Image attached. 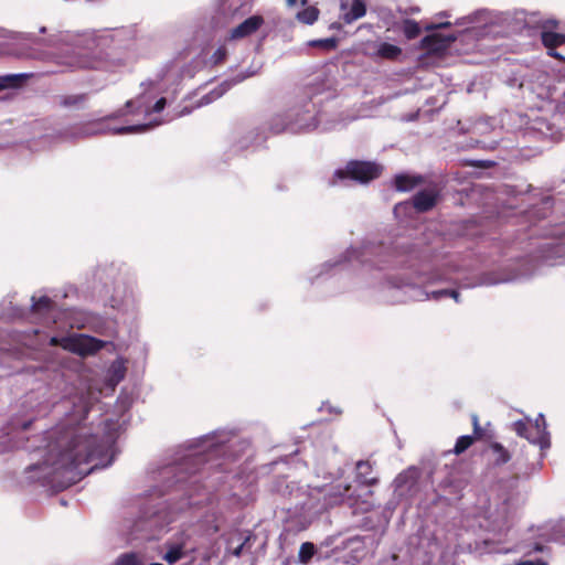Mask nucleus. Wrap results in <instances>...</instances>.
Here are the masks:
<instances>
[{
	"label": "nucleus",
	"instance_id": "nucleus-30",
	"mask_svg": "<svg viewBox=\"0 0 565 565\" xmlns=\"http://www.w3.org/2000/svg\"><path fill=\"white\" fill-rule=\"evenodd\" d=\"M319 11L315 7H308L297 13V19L306 24H312L317 21Z\"/></svg>",
	"mask_w": 565,
	"mask_h": 565
},
{
	"label": "nucleus",
	"instance_id": "nucleus-35",
	"mask_svg": "<svg viewBox=\"0 0 565 565\" xmlns=\"http://www.w3.org/2000/svg\"><path fill=\"white\" fill-rule=\"evenodd\" d=\"M115 565H142V562L138 555L131 553L120 556Z\"/></svg>",
	"mask_w": 565,
	"mask_h": 565
},
{
	"label": "nucleus",
	"instance_id": "nucleus-55",
	"mask_svg": "<svg viewBox=\"0 0 565 565\" xmlns=\"http://www.w3.org/2000/svg\"><path fill=\"white\" fill-rule=\"evenodd\" d=\"M341 7H342L343 10L345 9L344 2L341 3Z\"/></svg>",
	"mask_w": 565,
	"mask_h": 565
},
{
	"label": "nucleus",
	"instance_id": "nucleus-10",
	"mask_svg": "<svg viewBox=\"0 0 565 565\" xmlns=\"http://www.w3.org/2000/svg\"><path fill=\"white\" fill-rule=\"evenodd\" d=\"M156 95L152 89H145L136 99L128 100L125 108L114 113L110 117L118 118L127 114L143 115L145 118L152 114L160 113L166 106V98L161 97L154 100Z\"/></svg>",
	"mask_w": 565,
	"mask_h": 565
},
{
	"label": "nucleus",
	"instance_id": "nucleus-23",
	"mask_svg": "<svg viewBox=\"0 0 565 565\" xmlns=\"http://www.w3.org/2000/svg\"><path fill=\"white\" fill-rule=\"evenodd\" d=\"M423 182V178L417 174L401 173L395 177L394 183L397 191L407 192Z\"/></svg>",
	"mask_w": 565,
	"mask_h": 565
},
{
	"label": "nucleus",
	"instance_id": "nucleus-15",
	"mask_svg": "<svg viewBox=\"0 0 565 565\" xmlns=\"http://www.w3.org/2000/svg\"><path fill=\"white\" fill-rule=\"evenodd\" d=\"M408 298L416 301H424L428 299L439 300L443 297H451L456 302H459V294L457 290L440 289L427 292L415 285H407L406 291Z\"/></svg>",
	"mask_w": 565,
	"mask_h": 565
},
{
	"label": "nucleus",
	"instance_id": "nucleus-29",
	"mask_svg": "<svg viewBox=\"0 0 565 565\" xmlns=\"http://www.w3.org/2000/svg\"><path fill=\"white\" fill-rule=\"evenodd\" d=\"M315 553L316 546L312 543H302L298 552V562L303 565L308 564L311 561Z\"/></svg>",
	"mask_w": 565,
	"mask_h": 565
},
{
	"label": "nucleus",
	"instance_id": "nucleus-49",
	"mask_svg": "<svg viewBox=\"0 0 565 565\" xmlns=\"http://www.w3.org/2000/svg\"><path fill=\"white\" fill-rule=\"evenodd\" d=\"M402 207H404V204H398L395 206V213H397Z\"/></svg>",
	"mask_w": 565,
	"mask_h": 565
},
{
	"label": "nucleus",
	"instance_id": "nucleus-53",
	"mask_svg": "<svg viewBox=\"0 0 565 565\" xmlns=\"http://www.w3.org/2000/svg\"><path fill=\"white\" fill-rule=\"evenodd\" d=\"M171 471H172V469H171V468H167V469H164V473H166V475L170 473Z\"/></svg>",
	"mask_w": 565,
	"mask_h": 565
},
{
	"label": "nucleus",
	"instance_id": "nucleus-16",
	"mask_svg": "<svg viewBox=\"0 0 565 565\" xmlns=\"http://www.w3.org/2000/svg\"><path fill=\"white\" fill-rule=\"evenodd\" d=\"M250 75L252 74L241 73L237 76H235L234 78L223 81L217 87H215L210 93H207L204 96H202L200 102L196 104V107L205 106V105H209V104L213 103L214 100H216L220 97H222L234 85L243 82L244 79H246Z\"/></svg>",
	"mask_w": 565,
	"mask_h": 565
},
{
	"label": "nucleus",
	"instance_id": "nucleus-56",
	"mask_svg": "<svg viewBox=\"0 0 565 565\" xmlns=\"http://www.w3.org/2000/svg\"><path fill=\"white\" fill-rule=\"evenodd\" d=\"M151 565H162V564H160V563H152Z\"/></svg>",
	"mask_w": 565,
	"mask_h": 565
},
{
	"label": "nucleus",
	"instance_id": "nucleus-39",
	"mask_svg": "<svg viewBox=\"0 0 565 565\" xmlns=\"http://www.w3.org/2000/svg\"><path fill=\"white\" fill-rule=\"evenodd\" d=\"M36 306H38V315H39L42 309L51 307V300L45 296L40 297V298H38Z\"/></svg>",
	"mask_w": 565,
	"mask_h": 565
},
{
	"label": "nucleus",
	"instance_id": "nucleus-31",
	"mask_svg": "<svg viewBox=\"0 0 565 565\" xmlns=\"http://www.w3.org/2000/svg\"><path fill=\"white\" fill-rule=\"evenodd\" d=\"M403 32L408 40H413L419 35L420 26L416 21L407 19L403 22Z\"/></svg>",
	"mask_w": 565,
	"mask_h": 565
},
{
	"label": "nucleus",
	"instance_id": "nucleus-42",
	"mask_svg": "<svg viewBox=\"0 0 565 565\" xmlns=\"http://www.w3.org/2000/svg\"><path fill=\"white\" fill-rule=\"evenodd\" d=\"M507 279H491L489 277L483 278L482 282L483 285H495L499 282H504Z\"/></svg>",
	"mask_w": 565,
	"mask_h": 565
},
{
	"label": "nucleus",
	"instance_id": "nucleus-47",
	"mask_svg": "<svg viewBox=\"0 0 565 565\" xmlns=\"http://www.w3.org/2000/svg\"><path fill=\"white\" fill-rule=\"evenodd\" d=\"M348 253L350 254L349 259H351V258H352L353 256H355V255L358 256V250H355V249L350 250V252H348Z\"/></svg>",
	"mask_w": 565,
	"mask_h": 565
},
{
	"label": "nucleus",
	"instance_id": "nucleus-19",
	"mask_svg": "<svg viewBox=\"0 0 565 565\" xmlns=\"http://www.w3.org/2000/svg\"><path fill=\"white\" fill-rule=\"evenodd\" d=\"M418 470L416 468H408L398 473L393 482L395 491L398 493V495L402 497L412 491L416 486Z\"/></svg>",
	"mask_w": 565,
	"mask_h": 565
},
{
	"label": "nucleus",
	"instance_id": "nucleus-51",
	"mask_svg": "<svg viewBox=\"0 0 565 565\" xmlns=\"http://www.w3.org/2000/svg\"><path fill=\"white\" fill-rule=\"evenodd\" d=\"M438 17H445V18H447V17H449V15H448V13H447L446 11H444V12H440V13L438 14Z\"/></svg>",
	"mask_w": 565,
	"mask_h": 565
},
{
	"label": "nucleus",
	"instance_id": "nucleus-32",
	"mask_svg": "<svg viewBox=\"0 0 565 565\" xmlns=\"http://www.w3.org/2000/svg\"><path fill=\"white\" fill-rule=\"evenodd\" d=\"M491 449L497 455L495 462L498 465H503L510 460L511 456L509 451L501 444L493 443Z\"/></svg>",
	"mask_w": 565,
	"mask_h": 565
},
{
	"label": "nucleus",
	"instance_id": "nucleus-2",
	"mask_svg": "<svg viewBox=\"0 0 565 565\" xmlns=\"http://www.w3.org/2000/svg\"><path fill=\"white\" fill-rule=\"evenodd\" d=\"M118 426L117 423L106 419L102 438L90 435L89 429L83 426L56 427L50 433V438L54 440L47 445L43 462L38 463V473L41 472V478L47 483L65 487L95 469L110 466L114 457L109 452Z\"/></svg>",
	"mask_w": 565,
	"mask_h": 565
},
{
	"label": "nucleus",
	"instance_id": "nucleus-14",
	"mask_svg": "<svg viewBox=\"0 0 565 565\" xmlns=\"http://www.w3.org/2000/svg\"><path fill=\"white\" fill-rule=\"evenodd\" d=\"M264 23L265 20L262 15H252L233 28L230 32L228 39L236 41L248 38L256 33L264 25Z\"/></svg>",
	"mask_w": 565,
	"mask_h": 565
},
{
	"label": "nucleus",
	"instance_id": "nucleus-21",
	"mask_svg": "<svg viewBox=\"0 0 565 565\" xmlns=\"http://www.w3.org/2000/svg\"><path fill=\"white\" fill-rule=\"evenodd\" d=\"M457 36L451 34L443 36L438 33H433L422 39V47L428 51L439 52L448 49L451 42L456 41Z\"/></svg>",
	"mask_w": 565,
	"mask_h": 565
},
{
	"label": "nucleus",
	"instance_id": "nucleus-1",
	"mask_svg": "<svg viewBox=\"0 0 565 565\" xmlns=\"http://www.w3.org/2000/svg\"><path fill=\"white\" fill-rule=\"evenodd\" d=\"M131 28L58 32L38 36V61L52 60L61 71L93 70L115 73L130 60Z\"/></svg>",
	"mask_w": 565,
	"mask_h": 565
},
{
	"label": "nucleus",
	"instance_id": "nucleus-41",
	"mask_svg": "<svg viewBox=\"0 0 565 565\" xmlns=\"http://www.w3.org/2000/svg\"><path fill=\"white\" fill-rule=\"evenodd\" d=\"M473 430L477 436L481 435V428L479 426L478 416L472 415Z\"/></svg>",
	"mask_w": 565,
	"mask_h": 565
},
{
	"label": "nucleus",
	"instance_id": "nucleus-24",
	"mask_svg": "<svg viewBox=\"0 0 565 565\" xmlns=\"http://www.w3.org/2000/svg\"><path fill=\"white\" fill-rule=\"evenodd\" d=\"M32 75V73H19L0 76V90L21 87Z\"/></svg>",
	"mask_w": 565,
	"mask_h": 565
},
{
	"label": "nucleus",
	"instance_id": "nucleus-18",
	"mask_svg": "<svg viewBox=\"0 0 565 565\" xmlns=\"http://www.w3.org/2000/svg\"><path fill=\"white\" fill-rule=\"evenodd\" d=\"M439 190L437 185H430L413 198V205L419 212H426L430 210L435 204L438 196Z\"/></svg>",
	"mask_w": 565,
	"mask_h": 565
},
{
	"label": "nucleus",
	"instance_id": "nucleus-6",
	"mask_svg": "<svg viewBox=\"0 0 565 565\" xmlns=\"http://www.w3.org/2000/svg\"><path fill=\"white\" fill-rule=\"evenodd\" d=\"M163 121L153 119L148 122H142L138 125H127V126H110L103 119L85 122L72 127L70 130L65 131L62 136L63 140H72V139H81L89 136L100 135V134H113V135H125V134H141L146 132L149 129L161 125Z\"/></svg>",
	"mask_w": 565,
	"mask_h": 565
},
{
	"label": "nucleus",
	"instance_id": "nucleus-22",
	"mask_svg": "<svg viewBox=\"0 0 565 565\" xmlns=\"http://www.w3.org/2000/svg\"><path fill=\"white\" fill-rule=\"evenodd\" d=\"M373 467L369 461L356 462V481L362 486H374L377 478L372 476Z\"/></svg>",
	"mask_w": 565,
	"mask_h": 565
},
{
	"label": "nucleus",
	"instance_id": "nucleus-57",
	"mask_svg": "<svg viewBox=\"0 0 565 565\" xmlns=\"http://www.w3.org/2000/svg\"><path fill=\"white\" fill-rule=\"evenodd\" d=\"M307 3V0H302V4H306Z\"/></svg>",
	"mask_w": 565,
	"mask_h": 565
},
{
	"label": "nucleus",
	"instance_id": "nucleus-12",
	"mask_svg": "<svg viewBox=\"0 0 565 565\" xmlns=\"http://www.w3.org/2000/svg\"><path fill=\"white\" fill-rule=\"evenodd\" d=\"M51 343L82 356L93 354L104 345L100 340L83 333H74L62 338L53 337Z\"/></svg>",
	"mask_w": 565,
	"mask_h": 565
},
{
	"label": "nucleus",
	"instance_id": "nucleus-52",
	"mask_svg": "<svg viewBox=\"0 0 565 565\" xmlns=\"http://www.w3.org/2000/svg\"><path fill=\"white\" fill-rule=\"evenodd\" d=\"M71 327L82 328V327H83V324H79V323H71Z\"/></svg>",
	"mask_w": 565,
	"mask_h": 565
},
{
	"label": "nucleus",
	"instance_id": "nucleus-3",
	"mask_svg": "<svg viewBox=\"0 0 565 565\" xmlns=\"http://www.w3.org/2000/svg\"><path fill=\"white\" fill-rule=\"evenodd\" d=\"M34 396L26 395L17 405V411L0 429V454L17 449H32L35 437Z\"/></svg>",
	"mask_w": 565,
	"mask_h": 565
},
{
	"label": "nucleus",
	"instance_id": "nucleus-11",
	"mask_svg": "<svg viewBox=\"0 0 565 565\" xmlns=\"http://www.w3.org/2000/svg\"><path fill=\"white\" fill-rule=\"evenodd\" d=\"M350 489L351 486L343 482L316 488L313 489V492L310 493V497L317 499V502L308 503V505L317 512L328 510L341 504L348 497Z\"/></svg>",
	"mask_w": 565,
	"mask_h": 565
},
{
	"label": "nucleus",
	"instance_id": "nucleus-37",
	"mask_svg": "<svg viewBox=\"0 0 565 565\" xmlns=\"http://www.w3.org/2000/svg\"><path fill=\"white\" fill-rule=\"evenodd\" d=\"M553 236L557 241L555 243L556 247L564 248L565 249V224L558 226L554 232Z\"/></svg>",
	"mask_w": 565,
	"mask_h": 565
},
{
	"label": "nucleus",
	"instance_id": "nucleus-43",
	"mask_svg": "<svg viewBox=\"0 0 565 565\" xmlns=\"http://www.w3.org/2000/svg\"><path fill=\"white\" fill-rule=\"evenodd\" d=\"M247 541H248V537H246L245 541L233 551L234 556L239 557L242 555L244 546Z\"/></svg>",
	"mask_w": 565,
	"mask_h": 565
},
{
	"label": "nucleus",
	"instance_id": "nucleus-46",
	"mask_svg": "<svg viewBox=\"0 0 565 565\" xmlns=\"http://www.w3.org/2000/svg\"><path fill=\"white\" fill-rule=\"evenodd\" d=\"M289 7H294L297 3V0H286Z\"/></svg>",
	"mask_w": 565,
	"mask_h": 565
},
{
	"label": "nucleus",
	"instance_id": "nucleus-25",
	"mask_svg": "<svg viewBox=\"0 0 565 565\" xmlns=\"http://www.w3.org/2000/svg\"><path fill=\"white\" fill-rule=\"evenodd\" d=\"M542 42L550 50V55L561 57L553 49L565 43V35L552 31L542 32Z\"/></svg>",
	"mask_w": 565,
	"mask_h": 565
},
{
	"label": "nucleus",
	"instance_id": "nucleus-40",
	"mask_svg": "<svg viewBox=\"0 0 565 565\" xmlns=\"http://www.w3.org/2000/svg\"><path fill=\"white\" fill-rule=\"evenodd\" d=\"M450 25V22L446 21V22H435V23H431L429 25L426 26L427 30H437V29H440V28H446V26H449Z\"/></svg>",
	"mask_w": 565,
	"mask_h": 565
},
{
	"label": "nucleus",
	"instance_id": "nucleus-20",
	"mask_svg": "<svg viewBox=\"0 0 565 565\" xmlns=\"http://www.w3.org/2000/svg\"><path fill=\"white\" fill-rule=\"evenodd\" d=\"M370 55L375 58L395 61L402 54V49L387 42H374L371 44Z\"/></svg>",
	"mask_w": 565,
	"mask_h": 565
},
{
	"label": "nucleus",
	"instance_id": "nucleus-13",
	"mask_svg": "<svg viewBox=\"0 0 565 565\" xmlns=\"http://www.w3.org/2000/svg\"><path fill=\"white\" fill-rule=\"evenodd\" d=\"M4 42H0V54L1 55H13V56H25L29 55L31 50L32 39L13 32H6L3 34Z\"/></svg>",
	"mask_w": 565,
	"mask_h": 565
},
{
	"label": "nucleus",
	"instance_id": "nucleus-17",
	"mask_svg": "<svg viewBox=\"0 0 565 565\" xmlns=\"http://www.w3.org/2000/svg\"><path fill=\"white\" fill-rule=\"evenodd\" d=\"M188 536L185 533L181 532L175 535L174 539L169 540L166 543L167 552L163 554L162 558L168 564H175L178 561H180L184 555V547L186 544Z\"/></svg>",
	"mask_w": 565,
	"mask_h": 565
},
{
	"label": "nucleus",
	"instance_id": "nucleus-5",
	"mask_svg": "<svg viewBox=\"0 0 565 565\" xmlns=\"http://www.w3.org/2000/svg\"><path fill=\"white\" fill-rule=\"evenodd\" d=\"M177 514L166 502H157L141 509L135 520L126 521L125 527L131 540H154L177 519Z\"/></svg>",
	"mask_w": 565,
	"mask_h": 565
},
{
	"label": "nucleus",
	"instance_id": "nucleus-27",
	"mask_svg": "<svg viewBox=\"0 0 565 565\" xmlns=\"http://www.w3.org/2000/svg\"><path fill=\"white\" fill-rule=\"evenodd\" d=\"M126 373V367L124 365L122 361H115L109 367L108 371V382L114 387L116 386L121 380H124Z\"/></svg>",
	"mask_w": 565,
	"mask_h": 565
},
{
	"label": "nucleus",
	"instance_id": "nucleus-36",
	"mask_svg": "<svg viewBox=\"0 0 565 565\" xmlns=\"http://www.w3.org/2000/svg\"><path fill=\"white\" fill-rule=\"evenodd\" d=\"M34 471H35V465L30 463L23 471V477L20 480V483L22 486H32L34 483Z\"/></svg>",
	"mask_w": 565,
	"mask_h": 565
},
{
	"label": "nucleus",
	"instance_id": "nucleus-50",
	"mask_svg": "<svg viewBox=\"0 0 565 565\" xmlns=\"http://www.w3.org/2000/svg\"><path fill=\"white\" fill-rule=\"evenodd\" d=\"M189 113H190V111H189V110H186V108H184V109L179 114V116H183V115H186V114H189Z\"/></svg>",
	"mask_w": 565,
	"mask_h": 565
},
{
	"label": "nucleus",
	"instance_id": "nucleus-38",
	"mask_svg": "<svg viewBox=\"0 0 565 565\" xmlns=\"http://www.w3.org/2000/svg\"><path fill=\"white\" fill-rule=\"evenodd\" d=\"M227 51L224 46H220L212 55V61L214 64H218L223 62L226 57Z\"/></svg>",
	"mask_w": 565,
	"mask_h": 565
},
{
	"label": "nucleus",
	"instance_id": "nucleus-7",
	"mask_svg": "<svg viewBox=\"0 0 565 565\" xmlns=\"http://www.w3.org/2000/svg\"><path fill=\"white\" fill-rule=\"evenodd\" d=\"M237 443L232 431L217 430L201 437L198 441V450L189 457L195 461H207L212 456H231L230 448Z\"/></svg>",
	"mask_w": 565,
	"mask_h": 565
},
{
	"label": "nucleus",
	"instance_id": "nucleus-8",
	"mask_svg": "<svg viewBox=\"0 0 565 565\" xmlns=\"http://www.w3.org/2000/svg\"><path fill=\"white\" fill-rule=\"evenodd\" d=\"M381 172L382 167L374 162L351 161L347 164L345 169L334 171L333 179L330 183L337 185L351 180L366 183L377 178Z\"/></svg>",
	"mask_w": 565,
	"mask_h": 565
},
{
	"label": "nucleus",
	"instance_id": "nucleus-45",
	"mask_svg": "<svg viewBox=\"0 0 565 565\" xmlns=\"http://www.w3.org/2000/svg\"><path fill=\"white\" fill-rule=\"evenodd\" d=\"M35 308V296H31V309Z\"/></svg>",
	"mask_w": 565,
	"mask_h": 565
},
{
	"label": "nucleus",
	"instance_id": "nucleus-4",
	"mask_svg": "<svg viewBox=\"0 0 565 565\" xmlns=\"http://www.w3.org/2000/svg\"><path fill=\"white\" fill-rule=\"evenodd\" d=\"M317 104L309 94L297 95L287 109L275 114L268 121V129L273 134L290 131L294 134L307 132L318 127Z\"/></svg>",
	"mask_w": 565,
	"mask_h": 565
},
{
	"label": "nucleus",
	"instance_id": "nucleus-44",
	"mask_svg": "<svg viewBox=\"0 0 565 565\" xmlns=\"http://www.w3.org/2000/svg\"><path fill=\"white\" fill-rule=\"evenodd\" d=\"M515 565H546V564L544 562H542V561H531V559H529V561L520 562V563H518Z\"/></svg>",
	"mask_w": 565,
	"mask_h": 565
},
{
	"label": "nucleus",
	"instance_id": "nucleus-28",
	"mask_svg": "<svg viewBox=\"0 0 565 565\" xmlns=\"http://www.w3.org/2000/svg\"><path fill=\"white\" fill-rule=\"evenodd\" d=\"M365 6L361 0H353V3L349 11L343 13V20L347 23H351L365 14Z\"/></svg>",
	"mask_w": 565,
	"mask_h": 565
},
{
	"label": "nucleus",
	"instance_id": "nucleus-34",
	"mask_svg": "<svg viewBox=\"0 0 565 565\" xmlns=\"http://www.w3.org/2000/svg\"><path fill=\"white\" fill-rule=\"evenodd\" d=\"M473 443V437L469 435L460 436L455 445L454 452L459 455L467 450Z\"/></svg>",
	"mask_w": 565,
	"mask_h": 565
},
{
	"label": "nucleus",
	"instance_id": "nucleus-9",
	"mask_svg": "<svg viewBox=\"0 0 565 565\" xmlns=\"http://www.w3.org/2000/svg\"><path fill=\"white\" fill-rule=\"evenodd\" d=\"M514 431L522 438H525L533 445H537L541 450L550 448V434L546 430V422L543 414H540L534 422L526 418L513 423Z\"/></svg>",
	"mask_w": 565,
	"mask_h": 565
},
{
	"label": "nucleus",
	"instance_id": "nucleus-48",
	"mask_svg": "<svg viewBox=\"0 0 565 565\" xmlns=\"http://www.w3.org/2000/svg\"><path fill=\"white\" fill-rule=\"evenodd\" d=\"M465 33H466L467 35L475 34V33H476V30H473V29H468V30H466V32H465Z\"/></svg>",
	"mask_w": 565,
	"mask_h": 565
},
{
	"label": "nucleus",
	"instance_id": "nucleus-26",
	"mask_svg": "<svg viewBox=\"0 0 565 565\" xmlns=\"http://www.w3.org/2000/svg\"><path fill=\"white\" fill-rule=\"evenodd\" d=\"M457 271V267L452 266L450 262L443 265V269H436L428 278V281H451L454 280V273Z\"/></svg>",
	"mask_w": 565,
	"mask_h": 565
},
{
	"label": "nucleus",
	"instance_id": "nucleus-54",
	"mask_svg": "<svg viewBox=\"0 0 565 565\" xmlns=\"http://www.w3.org/2000/svg\"><path fill=\"white\" fill-rule=\"evenodd\" d=\"M40 32H41V33H45V32H46V29H45V28H41V29H40Z\"/></svg>",
	"mask_w": 565,
	"mask_h": 565
},
{
	"label": "nucleus",
	"instance_id": "nucleus-33",
	"mask_svg": "<svg viewBox=\"0 0 565 565\" xmlns=\"http://www.w3.org/2000/svg\"><path fill=\"white\" fill-rule=\"evenodd\" d=\"M337 44H338V41L335 38L311 40L308 42L309 46L321 47L326 51L334 50L337 47Z\"/></svg>",
	"mask_w": 565,
	"mask_h": 565
}]
</instances>
